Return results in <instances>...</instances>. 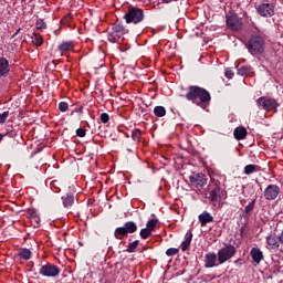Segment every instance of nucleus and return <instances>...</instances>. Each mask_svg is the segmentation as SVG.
I'll list each match as a JSON object with an SVG mask.
<instances>
[{
	"label": "nucleus",
	"mask_w": 283,
	"mask_h": 283,
	"mask_svg": "<svg viewBox=\"0 0 283 283\" xmlns=\"http://www.w3.org/2000/svg\"><path fill=\"white\" fill-rule=\"evenodd\" d=\"M186 98L187 101H192L196 105H202L211 101V94L200 86H189Z\"/></svg>",
	"instance_id": "obj_1"
},
{
	"label": "nucleus",
	"mask_w": 283,
	"mask_h": 283,
	"mask_svg": "<svg viewBox=\"0 0 283 283\" xmlns=\"http://www.w3.org/2000/svg\"><path fill=\"white\" fill-rule=\"evenodd\" d=\"M245 48L253 56L264 54V50L266 48V39L264 35L260 34L251 35L249 41L245 43Z\"/></svg>",
	"instance_id": "obj_2"
},
{
	"label": "nucleus",
	"mask_w": 283,
	"mask_h": 283,
	"mask_svg": "<svg viewBox=\"0 0 283 283\" xmlns=\"http://www.w3.org/2000/svg\"><path fill=\"white\" fill-rule=\"evenodd\" d=\"M126 23H134L135 25L145 21V11L138 7H129L124 14Z\"/></svg>",
	"instance_id": "obj_3"
},
{
	"label": "nucleus",
	"mask_w": 283,
	"mask_h": 283,
	"mask_svg": "<svg viewBox=\"0 0 283 283\" xmlns=\"http://www.w3.org/2000/svg\"><path fill=\"white\" fill-rule=\"evenodd\" d=\"M138 231V226H136V222L128 221L124 224V227H119L115 229V238L116 240H123V238L127 237L128 233H136Z\"/></svg>",
	"instance_id": "obj_4"
},
{
	"label": "nucleus",
	"mask_w": 283,
	"mask_h": 283,
	"mask_svg": "<svg viewBox=\"0 0 283 283\" xmlns=\"http://www.w3.org/2000/svg\"><path fill=\"white\" fill-rule=\"evenodd\" d=\"M237 250L232 244H227L222 249L218 251V262L219 264H224V262H229L233 255H235Z\"/></svg>",
	"instance_id": "obj_5"
},
{
	"label": "nucleus",
	"mask_w": 283,
	"mask_h": 283,
	"mask_svg": "<svg viewBox=\"0 0 283 283\" xmlns=\"http://www.w3.org/2000/svg\"><path fill=\"white\" fill-rule=\"evenodd\" d=\"M256 105L259 109H264V112H273L274 109H277L280 104H277L275 98L262 96L256 99Z\"/></svg>",
	"instance_id": "obj_6"
},
{
	"label": "nucleus",
	"mask_w": 283,
	"mask_h": 283,
	"mask_svg": "<svg viewBox=\"0 0 283 283\" xmlns=\"http://www.w3.org/2000/svg\"><path fill=\"white\" fill-rule=\"evenodd\" d=\"M61 269L52 263H46L40 269V275L43 277H59Z\"/></svg>",
	"instance_id": "obj_7"
},
{
	"label": "nucleus",
	"mask_w": 283,
	"mask_h": 283,
	"mask_svg": "<svg viewBox=\"0 0 283 283\" xmlns=\"http://www.w3.org/2000/svg\"><path fill=\"white\" fill-rule=\"evenodd\" d=\"M260 17H273L275 14V6L273 3L263 2L256 7Z\"/></svg>",
	"instance_id": "obj_8"
},
{
	"label": "nucleus",
	"mask_w": 283,
	"mask_h": 283,
	"mask_svg": "<svg viewBox=\"0 0 283 283\" xmlns=\"http://www.w3.org/2000/svg\"><path fill=\"white\" fill-rule=\"evenodd\" d=\"M210 196L208 198L211 202H220V200L227 196V192H224L217 184L210 186Z\"/></svg>",
	"instance_id": "obj_9"
},
{
	"label": "nucleus",
	"mask_w": 283,
	"mask_h": 283,
	"mask_svg": "<svg viewBox=\"0 0 283 283\" xmlns=\"http://www.w3.org/2000/svg\"><path fill=\"white\" fill-rule=\"evenodd\" d=\"M263 196H264L265 200H275V198H277V196H280V186L269 185L265 188Z\"/></svg>",
	"instance_id": "obj_10"
},
{
	"label": "nucleus",
	"mask_w": 283,
	"mask_h": 283,
	"mask_svg": "<svg viewBox=\"0 0 283 283\" xmlns=\"http://www.w3.org/2000/svg\"><path fill=\"white\" fill-rule=\"evenodd\" d=\"M190 182L192 187H196V189H202V187L207 185V176L202 174L190 176Z\"/></svg>",
	"instance_id": "obj_11"
},
{
	"label": "nucleus",
	"mask_w": 283,
	"mask_h": 283,
	"mask_svg": "<svg viewBox=\"0 0 283 283\" xmlns=\"http://www.w3.org/2000/svg\"><path fill=\"white\" fill-rule=\"evenodd\" d=\"M227 25L228 28H231V30L238 32L239 30H242V20L238 19L237 15H229L227 18Z\"/></svg>",
	"instance_id": "obj_12"
},
{
	"label": "nucleus",
	"mask_w": 283,
	"mask_h": 283,
	"mask_svg": "<svg viewBox=\"0 0 283 283\" xmlns=\"http://www.w3.org/2000/svg\"><path fill=\"white\" fill-rule=\"evenodd\" d=\"M218 255L214 252H209L205 256V266L206 269H213V266H218Z\"/></svg>",
	"instance_id": "obj_13"
},
{
	"label": "nucleus",
	"mask_w": 283,
	"mask_h": 283,
	"mask_svg": "<svg viewBox=\"0 0 283 283\" xmlns=\"http://www.w3.org/2000/svg\"><path fill=\"white\" fill-rule=\"evenodd\" d=\"M10 73V62L6 57H0V78Z\"/></svg>",
	"instance_id": "obj_14"
},
{
	"label": "nucleus",
	"mask_w": 283,
	"mask_h": 283,
	"mask_svg": "<svg viewBox=\"0 0 283 283\" xmlns=\"http://www.w3.org/2000/svg\"><path fill=\"white\" fill-rule=\"evenodd\" d=\"M250 255L255 264H260V262L264 260V253L260 251V248H252Z\"/></svg>",
	"instance_id": "obj_15"
},
{
	"label": "nucleus",
	"mask_w": 283,
	"mask_h": 283,
	"mask_svg": "<svg viewBox=\"0 0 283 283\" xmlns=\"http://www.w3.org/2000/svg\"><path fill=\"white\" fill-rule=\"evenodd\" d=\"M268 249H279L280 248V237H275L273 234L266 238Z\"/></svg>",
	"instance_id": "obj_16"
},
{
	"label": "nucleus",
	"mask_w": 283,
	"mask_h": 283,
	"mask_svg": "<svg viewBox=\"0 0 283 283\" xmlns=\"http://www.w3.org/2000/svg\"><path fill=\"white\" fill-rule=\"evenodd\" d=\"M199 222H200L201 227H206L207 224H209V222H213V216H211V213L205 211L201 214H199Z\"/></svg>",
	"instance_id": "obj_17"
},
{
	"label": "nucleus",
	"mask_w": 283,
	"mask_h": 283,
	"mask_svg": "<svg viewBox=\"0 0 283 283\" xmlns=\"http://www.w3.org/2000/svg\"><path fill=\"white\" fill-rule=\"evenodd\" d=\"M234 138H237V140H244V138H247V128L244 127H237L234 129Z\"/></svg>",
	"instance_id": "obj_18"
},
{
	"label": "nucleus",
	"mask_w": 283,
	"mask_h": 283,
	"mask_svg": "<svg viewBox=\"0 0 283 283\" xmlns=\"http://www.w3.org/2000/svg\"><path fill=\"white\" fill-rule=\"evenodd\" d=\"M262 168L258 165H247L244 167L243 174H245V176H251V174H256Z\"/></svg>",
	"instance_id": "obj_19"
},
{
	"label": "nucleus",
	"mask_w": 283,
	"mask_h": 283,
	"mask_svg": "<svg viewBox=\"0 0 283 283\" xmlns=\"http://www.w3.org/2000/svg\"><path fill=\"white\" fill-rule=\"evenodd\" d=\"M192 238H193V233L188 232V233L186 234V239H185V241L181 243V250H182V251H187V250L189 249V247H191V240H192Z\"/></svg>",
	"instance_id": "obj_20"
},
{
	"label": "nucleus",
	"mask_w": 283,
	"mask_h": 283,
	"mask_svg": "<svg viewBox=\"0 0 283 283\" xmlns=\"http://www.w3.org/2000/svg\"><path fill=\"white\" fill-rule=\"evenodd\" d=\"M59 50L60 52H71V50H74V42H62Z\"/></svg>",
	"instance_id": "obj_21"
},
{
	"label": "nucleus",
	"mask_w": 283,
	"mask_h": 283,
	"mask_svg": "<svg viewBox=\"0 0 283 283\" xmlns=\"http://www.w3.org/2000/svg\"><path fill=\"white\" fill-rule=\"evenodd\" d=\"M240 76H253V67L251 66H241L239 69Z\"/></svg>",
	"instance_id": "obj_22"
},
{
	"label": "nucleus",
	"mask_w": 283,
	"mask_h": 283,
	"mask_svg": "<svg viewBox=\"0 0 283 283\" xmlns=\"http://www.w3.org/2000/svg\"><path fill=\"white\" fill-rule=\"evenodd\" d=\"M32 44L36 45V48H41V45H43V36H41V34H36L34 33L32 36Z\"/></svg>",
	"instance_id": "obj_23"
},
{
	"label": "nucleus",
	"mask_w": 283,
	"mask_h": 283,
	"mask_svg": "<svg viewBox=\"0 0 283 283\" xmlns=\"http://www.w3.org/2000/svg\"><path fill=\"white\" fill-rule=\"evenodd\" d=\"M18 255L22 260H30L32 258V252L28 249H22L19 251Z\"/></svg>",
	"instance_id": "obj_24"
},
{
	"label": "nucleus",
	"mask_w": 283,
	"mask_h": 283,
	"mask_svg": "<svg viewBox=\"0 0 283 283\" xmlns=\"http://www.w3.org/2000/svg\"><path fill=\"white\" fill-rule=\"evenodd\" d=\"M154 114L158 118H163V116H165L167 114V109H165V107H163V106H156L154 108Z\"/></svg>",
	"instance_id": "obj_25"
},
{
	"label": "nucleus",
	"mask_w": 283,
	"mask_h": 283,
	"mask_svg": "<svg viewBox=\"0 0 283 283\" xmlns=\"http://www.w3.org/2000/svg\"><path fill=\"white\" fill-rule=\"evenodd\" d=\"M158 224V219H151L147 222L146 229L153 233V231H156V227Z\"/></svg>",
	"instance_id": "obj_26"
},
{
	"label": "nucleus",
	"mask_w": 283,
	"mask_h": 283,
	"mask_svg": "<svg viewBox=\"0 0 283 283\" xmlns=\"http://www.w3.org/2000/svg\"><path fill=\"white\" fill-rule=\"evenodd\" d=\"M108 41L111 43H117V41H120V34L116 33V31H112L108 34Z\"/></svg>",
	"instance_id": "obj_27"
},
{
	"label": "nucleus",
	"mask_w": 283,
	"mask_h": 283,
	"mask_svg": "<svg viewBox=\"0 0 283 283\" xmlns=\"http://www.w3.org/2000/svg\"><path fill=\"white\" fill-rule=\"evenodd\" d=\"M63 205L64 207H72V205H74V196H66L63 199Z\"/></svg>",
	"instance_id": "obj_28"
},
{
	"label": "nucleus",
	"mask_w": 283,
	"mask_h": 283,
	"mask_svg": "<svg viewBox=\"0 0 283 283\" xmlns=\"http://www.w3.org/2000/svg\"><path fill=\"white\" fill-rule=\"evenodd\" d=\"M139 235L143 240H147V238H149L151 235V232L149 229L144 228L140 230Z\"/></svg>",
	"instance_id": "obj_29"
},
{
	"label": "nucleus",
	"mask_w": 283,
	"mask_h": 283,
	"mask_svg": "<svg viewBox=\"0 0 283 283\" xmlns=\"http://www.w3.org/2000/svg\"><path fill=\"white\" fill-rule=\"evenodd\" d=\"M140 136H142V133L139 129H135L132 132V138H133V140H135V143L140 142Z\"/></svg>",
	"instance_id": "obj_30"
},
{
	"label": "nucleus",
	"mask_w": 283,
	"mask_h": 283,
	"mask_svg": "<svg viewBox=\"0 0 283 283\" xmlns=\"http://www.w3.org/2000/svg\"><path fill=\"white\" fill-rule=\"evenodd\" d=\"M113 31L122 36V34H125V27L117 24L113 28Z\"/></svg>",
	"instance_id": "obj_31"
},
{
	"label": "nucleus",
	"mask_w": 283,
	"mask_h": 283,
	"mask_svg": "<svg viewBox=\"0 0 283 283\" xmlns=\"http://www.w3.org/2000/svg\"><path fill=\"white\" fill-rule=\"evenodd\" d=\"M35 28L36 30H45L48 28V24H45L42 19H39L35 22Z\"/></svg>",
	"instance_id": "obj_32"
},
{
	"label": "nucleus",
	"mask_w": 283,
	"mask_h": 283,
	"mask_svg": "<svg viewBox=\"0 0 283 283\" xmlns=\"http://www.w3.org/2000/svg\"><path fill=\"white\" fill-rule=\"evenodd\" d=\"M138 240L132 242L130 244H128L127 251L128 253H134V251H136V249L138 248Z\"/></svg>",
	"instance_id": "obj_33"
},
{
	"label": "nucleus",
	"mask_w": 283,
	"mask_h": 283,
	"mask_svg": "<svg viewBox=\"0 0 283 283\" xmlns=\"http://www.w3.org/2000/svg\"><path fill=\"white\" fill-rule=\"evenodd\" d=\"M254 208H255V199L252 200V202H250V203L245 207V213L249 216V213H251V211H253Z\"/></svg>",
	"instance_id": "obj_34"
},
{
	"label": "nucleus",
	"mask_w": 283,
	"mask_h": 283,
	"mask_svg": "<svg viewBox=\"0 0 283 283\" xmlns=\"http://www.w3.org/2000/svg\"><path fill=\"white\" fill-rule=\"evenodd\" d=\"M8 116H10V112L6 111L2 114H0V123L3 124L6 120H8Z\"/></svg>",
	"instance_id": "obj_35"
},
{
	"label": "nucleus",
	"mask_w": 283,
	"mask_h": 283,
	"mask_svg": "<svg viewBox=\"0 0 283 283\" xmlns=\"http://www.w3.org/2000/svg\"><path fill=\"white\" fill-rule=\"evenodd\" d=\"M178 253V249L176 248H169L167 251H166V255H168L169 258L174 256V255H177Z\"/></svg>",
	"instance_id": "obj_36"
},
{
	"label": "nucleus",
	"mask_w": 283,
	"mask_h": 283,
	"mask_svg": "<svg viewBox=\"0 0 283 283\" xmlns=\"http://www.w3.org/2000/svg\"><path fill=\"white\" fill-rule=\"evenodd\" d=\"M69 107H70V105H67L66 102H61V103L59 104V109H60V112H67Z\"/></svg>",
	"instance_id": "obj_37"
},
{
	"label": "nucleus",
	"mask_w": 283,
	"mask_h": 283,
	"mask_svg": "<svg viewBox=\"0 0 283 283\" xmlns=\"http://www.w3.org/2000/svg\"><path fill=\"white\" fill-rule=\"evenodd\" d=\"M101 122L102 123H109V115L107 113H103L101 115Z\"/></svg>",
	"instance_id": "obj_38"
},
{
	"label": "nucleus",
	"mask_w": 283,
	"mask_h": 283,
	"mask_svg": "<svg viewBox=\"0 0 283 283\" xmlns=\"http://www.w3.org/2000/svg\"><path fill=\"white\" fill-rule=\"evenodd\" d=\"M85 134H86V130L83 129V128H78L76 130V135L80 137V138H85Z\"/></svg>",
	"instance_id": "obj_39"
},
{
	"label": "nucleus",
	"mask_w": 283,
	"mask_h": 283,
	"mask_svg": "<svg viewBox=\"0 0 283 283\" xmlns=\"http://www.w3.org/2000/svg\"><path fill=\"white\" fill-rule=\"evenodd\" d=\"M226 76H227V78H233V71L227 70L226 71Z\"/></svg>",
	"instance_id": "obj_40"
},
{
	"label": "nucleus",
	"mask_w": 283,
	"mask_h": 283,
	"mask_svg": "<svg viewBox=\"0 0 283 283\" xmlns=\"http://www.w3.org/2000/svg\"><path fill=\"white\" fill-rule=\"evenodd\" d=\"M164 3H171L174 0H161Z\"/></svg>",
	"instance_id": "obj_41"
},
{
	"label": "nucleus",
	"mask_w": 283,
	"mask_h": 283,
	"mask_svg": "<svg viewBox=\"0 0 283 283\" xmlns=\"http://www.w3.org/2000/svg\"><path fill=\"white\" fill-rule=\"evenodd\" d=\"M80 113L83 114V107H80Z\"/></svg>",
	"instance_id": "obj_42"
},
{
	"label": "nucleus",
	"mask_w": 283,
	"mask_h": 283,
	"mask_svg": "<svg viewBox=\"0 0 283 283\" xmlns=\"http://www.w3.org/2000/svg\"><path fill=\"white\" fill-rule=\"evenodd\" d=\"M20 31H21V29H19L15 34H19Z\"/></svg>",
	"instance_id": "obj_43"
},
{
	"label": "nucleus",
	"mask_w": 283,
	"mask_h": 283,
	"mask_svg": "<svg viewBox=\"0 0 283 283\" xmlns=\"http://www.w3.org/2000/svg\"><path fill=\"white\" fill-rule=\"evenodd\" d=\"M3 136H8V134H4Z\"/></svg>",
	"instance_id": "obj_44"
},
{
	"label": "nucleus",
	"mask_w": 283,
	"mask_h": 283,
	"mask_svg": "<svg viewBox=\"0 0 283 283\" xmlns=\"http://www.w3.org/2000/svg\"><path fill=\"white\" fill-rule=\"evenodd\" d=\"M3 136H8V134H4Z\"/></svg>",
	"instance_id": "obj_45"
},
{
	"label": "nucleus",
	"mask_w": 283,
	"mask_h": 283,
	"mask_svg": "<svg viewBox=\"0 0 283 283\" xmlns=\"http://www.w3.org/2000/svg\"><path fill=\"white\" fill-rule=\"evenodd\" d=\"M22 1H25V0H22Z\"/></svg>",
	"instance_id": "obj_46"
}]
</instances>
